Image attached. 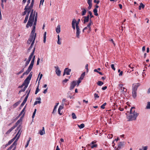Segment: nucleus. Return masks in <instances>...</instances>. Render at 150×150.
I'll list each match as a JSON object with an SVG mask.
<instances>
[{
	"label": "nucleus",
	"mask_w": 150,
	"mask_h": 150,
	"mask_svg": "<svg viewBox=\"0 0 150 150\" xmlns=\"http://www.w3.org/2000/svg\"><path fill=\"white\" fill-rule=\"evenodd\" d=\"M35 50V47L34 48V49H33V52H32V53H31V54L30 55V56L29 57L28 60L30 61L31 59V58L32 57V56H33V55L34 54V52Z\"/></svg>",
	"instance_id": "obj_19"
},
{
	"label": "nucleus",
	"mask_w": 150,
	"mask_h": 150,
	"mask_svg": "<svg viewBox=\"0 0 150 150\" xmlns=\"http://www.w3.org/2000/svg\"><path fill=\"white\" fill-rule=\"evenodd\" d=\"M123 86V84H119V86L120 88V89L122 88V86Z\"/></svg>",
	"instance_id": "obj_63"
},
{
	"label": "nucleus",
	"mask_w": 150,
	"mask_h": 150,
	"mask_svg": "<svg viewBox=\"0 0 150 150\" xmlns=\"http://www.w3.org/2000/svg\"><path fill=\"white\" fill-rule=\"evenodd\" d=\"M94 15L96 16H98V14L97 13L98 10L96 8H94L93 11Z\"/></svg>",
	"instance_id": "obj_29"
},
{
	"label": "nucleus",
	"mask_w": 150,
	"mask_h": 150,
	"mask_svg": "<svg viewBox=\"0 0 150 150\" xmlns=\"http://www.w3.org/2000/svg\"><path fill=\"white\" fill-rule=\"evenodd\" d=\"M93 23L91 19H90V21L89 23L87 25V26L85 27L83 30V32H85V31H86L88 33H90L91 31V26L93 25Z\"/></svg>",
	"instance_id": "obj_3"
},
{
	"label": "nucleus",
	"mask_w": 150,
	"mask_h": 150,
	"mask_svg": "<svg viewBox=\"0 0 150 150\" xmlns=\"http://www.w3.org/2000/svg\"><path fill=\"white\" fill-rule=\"evenodd\" d=\"M92 0H88L87 3L88 5H92Z\"/></svg>",
	"instance_id": "obj_52"
},
{
	"label": "nucleus",
	"mask_w": 150,
	"mask_h": 150,
	"mask_svg": "<svg viewBox=\"0 0 150 150\" xmlns=\"http://www.w3.org/2000/svg\"><path fill=\"white\" fill-rule=\"evenodd\" d=\"M81 80L79 79V80L76 81V85L77 86H78L79 84V83L81 82Z\"/></svg>",
	"instance_id": "obj_37"
},
{
	"label": "nucleus",
	"mask_w": 150,
	"mask_h": 150,
	"mask_svg": "<svg viewBox=\"0 0 150 150\" xmlns=\"http://www.w3.org/2000/svg\"><path fill=\"white\" fill-rule=\"evenodd\" d=\"M29 15L28 14H26L25 16V20H24L23 23H26L27 21L28 20V18Z\"/></svg>",
	"instance_id": "obj_25"
},
{
	"label": "nucleus",
	"mask_w": 150,
	"mask_h": 150,
	"mask_svg": "<svg viewBox=\"0 0 150 150\" xmlns=\"http://www.w3.org/2000/svg\"><path fill=\"white\" fill-rule=\"evenodd\" d=\"M56 32L57 33H59L60 32V30L59 26H57L56 28Z\"/></svg>",
	"instance_id": "obj_30"
},
{
	"label": "nucleus",
	"mask_w": 150,
	"mask_h": 150,
	"mask_svg": "<svg viewBox=\"0 0 150 150\" xmlns=\"http://www.w3.org/2000/svg\"><path fill=\"white\" fill-rule=\"evenodd\" d=\"M85 72H84L82 74L80 77L79 79L81 80H83L85 76Z\"/></svg>",
	"instance_id": "obj_27"
},
{
	"label": "nucleus",
	"mask_w": 150,
	"mask_h": 150,
	"mask_svg": "<svg viewBox=\"0 0 150 150\" xmlns=\"http://www.w3.org/2000/svg\"><path fill=\"white\" fill-rule=\"evenodd\" d=\"M146 108L150 109V102H148L147 103V104L146 106Z\"/></svg>",
	"instance_id": "obj_43"
},
{
	"label": "nucleus",
	"mask_w": 150,
	"mask_h": 150,
	"mask_svg": "<svg viewBox=\"0 0 150 150\" xmlns=\"http://www.w3.org/2000/svg\"><path fill=\"white\" fill-rule=\"evenodd\" d=\"M94 2L95 3H96L97 4H98L99 2H100V1L99 0H98L97 1V0H94Z\"/></svg>",
	"instance_id": "obj_64"
},
{
	"label": "nucleus",
	"mask_w": 150,
	"mask_h": 150,
	"mask_svg": "<svg viewBox=\"0 0 150 150\" xmlns=\"http://www.w3.org/2000/svg\"><path fill=\"white\" fill-rule=\"evenodd\" d=\"M18 139V137L17 139H16L14 142L12 144L11 146L8 148L9 150H11L13 146L16 147V146L17 145V142Z\"/></svg>",
	"instance_id": "obj_10"
},
{
	"label": "nucleus",
	"mask_w": 150,
	"mask_h": 150,
	"mask_svg": "<svg viewBox=\"0 0 150 150\" xmlns=\"http://www.w3.org/2000/svg\"><path fill=\"white\" fill-rule=\"evenodd\" d=\"M33 67H32V66L29 65V67H28V69L25 72L23 73V75L28 74L32 70V69L33 68Z\"/></svg>",
	"instance_id": "obj_12"
},
{
	"label": "nucleus",
	"mask_w": 150,
	"mask_h": 150,
	"mask_svg": "<svg viewBox=\"0 0 150 150\" xmlns=\"http://www.w3.org/2000/svg\"><path fill=\"white\" fill-rule=\"evenodd\" d=\"M15 128V127L13 126L6 132V134H9Z\"/></svg>",
	"instance_id": "obj_21"
},
{
	"label": "nucleus",
	"mask_w": 150,
	"mask_h": 150,
	"mask_svg": "<svg viewBox=\"0 0 150 150\" xmlns=\"http://www.w3.org/2000/svg\"><path fill=\"white\" fill-rule=\"evenodd\" d=\"M41 103V102L40 101H36L34 103V105H35L38 103L40 104Z\"/></svg>",
	"instance_id": "obj_45"
},
{
	"label": "nucleus",
	"mask_w": 150,
	"mask_h": 150,
	"mask_svg": "<svg viewBox=\"0 0 150 150\" xmlns=\"http://www.w3.org/2000/svg\"><path fill=\"white\" fill-rule=\"evenodd\" d=\"M85 126V125L84 124L82 123L80 125H78V127L80 129H82Z\"/></svg>",
	"instance_id": "obj_35"
},
{
	"label": "nucleus",
	"mask_w": 150,
	"mask_h": 150,
	"mask_svg": "<svg viewBox=\"0 0 150 150\" xmlns=\"http://www.w3.org/2000/svg\"><path fill=\"white\" fill-rule=\"evenodd\" d=\"M142 148L143 150H147L148 148V146H143ZM139 150H142L141 149H139Z\"/></svg>",
	"instance_id": "obj_47"
},
{
	"label": "nucleus",
	"mask_w": 150,
	"mask_h": 150,
	"mask_svg": "<svg viewBox=\"0 0 150 150\" xmlns=\"http://www.w3.org/2000/svg\"><path fill=\"white\" fill-rule=\"evenodd\" d=\"M97 146V144H94L93 145L91 146V148L92 149H93L94 147H96Z\"/></svg>",
	"instance_id": "obj_55"
},
{
	"label": "nucleus",
	"mask_w": 150,
	"mask_h": 150,
	"mask_svg": "<svg viewBox=\"0 0 150 150\" xmlns=\"http://www.w3.org/2000/svg\"><path fill=\"white\" fill-rule=\"evenodd\" d=\"M25 108H26V106H25L24 107V108L21 111V112H20V114L19 115V116H21L22 114L24 112L25 109Z\"/></svg>",
	"instance_id": "obj_34"
},
{
	"label": "nucleus",
	"mask_w": 150,
	"mask_h": 150,
	"mask_svg": "<svg viewBox=\"0 0 150 150\" xmlns=\"http://www.w3.org/2000/svg\"><path fill=\"white\" fill-rule=\"evenodd\" d=\"M88 13L89 15V17H90V19H91V18H93L94 17V16L92 14V13L91 11H89L88 12Z\"/></svg>",
	"instance_id": "obj_33"
},
{
	"label": "nucleus",
	"mask_w": 150,
	"mask_h": 150,
	"mask_svg": "<svg viewBox=\"0 0 150 150\" xmlns=\"http://www.w3.org/2000/svg\"><path fill=\"white\" fill-rule=\"evenodd\" d=\"M30 80L31 79H29L28 77H27V78L24 80L23 83L25 85H28Z\"/></svg>",
	"instance_id": "obj_16"
},
{
	"label": "nucleus",
	"mask_w": 150,
	"mask_h": 150,
	"mask_svg": "<svg viewBox=\"0 0 150 150\" xmlns=\"http://www.w3.org/2000/svg\"><path fill=\"white\" fill-rule=\"evenodd\" d=\"M76 22V20L75 19H74L72 22V27L74 30H75V24Z\"/></svg>",
	"instance_id": "obj_18"
},
{
	"label": "nucleus",
	"mask_w": 150,
	"mask_h": 150,
	"mask_svg": "<svg viewBox=\"0 0 150 150\" xmlns=\"http://www.w3.org/2000/svg\"><path fill=\"white\" fill-rule=\"evenodd\" d=\"M25 8H26V11L27 12V14H28L29 15L30 13V12H31V11L32 10H33V9H32V8H30V7H29L28 6H26ZM31 12H30L31 13Z\"/></svg>",
	"instance_id": "obj_15"
},
{
	"label": "nucleus",
	"mask_w": 150,
	"mask_h": 150,
	"mask_svg": "<svg viewBox=\"0 0 150 150\" xmlns=\"http://www.w3.org/2000/svg\"><path fill=\"white\" fill-rule=\"evenodd\" d=\"M71 71V70L69 69L68 68H65L64 70L63 76H64L66 74L67 75H69Z\"/></svg>",
	"instance_id": "obj_8"
},
{
	"label": "nucleus",
	"mask_w": 150,
	"mask_h": 150,
	"mask_svg": "<svg viewBox=\"0 0 150 150\" xmlns=\"http://www.w3.org/2000/svg\"><path fill=\"white\" fill-rule=\"evenodd\" d=\"M36 35V34L35 33V32L31 31L28 40L32 42L34 41V43Z\"/></svg>",
	"instance_id": "obj_4"
},
{
	"label": "nucleus",
	"mask_w": 150,
	"mask_h": 150,
	"mask_svg": "<svg viewBox=\"0 0 150 150\" xmlns=\"http://www.w3.org/2000/svg\"><path fill=\"white\" fill-rule=\"evenodd\" d=\"M94 97L95 98H99V96H98V94L96 93H95L94 95Z\"/></svg>",
	"instance_id": "obj_57"
},
{
	"label": "nucleus",
	"mask_w": 150,
	"mask_h": 150,
	"mask_svg": "<svg viewBox=\"0 0 150 150\" xmlns=\"http://www.w3.org/2000/svg\"><path fill=\"white\" fill-rule=\"evenodd\" d=\"M37 18L38 13L36 12L35 11H34V10H32L30 13L29 18L26 27L27 28H28L29 27H31L33 25V29L31 31L33 32H35Z\"/></svg>",
	"instance_id": "obj_1"
},
{
	"label": "nucleus",
	"mask_w": 150,
	"mask_h": 150,
	"mask_svg": "<svg viewBox=\"0 0 150 150\" xmlns=\"http://www.w3.org/2000/svg\"><path fill=\"white\" fill-rule=\"evenodd\" d=\"M125 144L124 142H120L118 144V147L115 149V150H119Z\"/></svg>",
	"instance_id": "obj_7"
},
{
	"label": "nucleus",
	"mask_w": 150,
	"mask_h": 150,
	"mask_svg": "<svg viewBox=\"0 0 150 150\" xmlns=\"http://www.w3.org/2000/svg\"><path fill=\"white\" fill-rule=\"evenodd\" d=\"M83 18H84V19L83 20V23L85 24L90 21V18L89 19V15H87V16H83Z\"/></svg>",
	"instance_id": "obj_9"
},
{
	"label": "nucleus",
	"mask_w": 150,
	"mask_h": 150,
	"mask_svg": "<svg viewBox=\"0 0 150 150\" xmlns=\"http://www.w3.org/2000/svg\"><path fill=\"white\" fill-rule=\"evenodd\" d=\"M107 103H105L100 106V108L102 109H104L105 108V106L106 105Z\"/></svg>",
	"instance_id": "obj_36"
},
{
	"label": "nucleus",
	"mask_w": 150,
	"mask_h": 150,
	"mask_svg": "<svg viewBox=\"0 0 150 150\" xmlns=\"http://www.w3.org/2000/svg\"><path fill=\"white\" fill-rule=\"evenodd\" d=\"M63 108H64V107H63V106L60 105L59 107L58 110H62Z\"/></svg>",
	"instance_id": "obj_60"
},
{
	"label": "nucleus",
	"mask_w": 150,
	"mask_h": 150,
	"mask_svg": "<svg viewBox=\"0 0 150 150\" xmlns=\"http://www.w3.org/2000/svg\"><path fill=\"white\" fill-rule=\"evenodd\" d=\"M35 56H34L33 57V58L31 62V63L30 65V66L32 67H33V64H34V61H35Z\"/></svg>",
	"instance_id": "obj_24"
},
{
	"label": "nucleus",
	"mask_w": 150,
	"mask_h": 150,
	"mask_svg": "<svg viewBox=\"0 0 150 150\" xmlns=\"http://www.w3.org/2000/svg\"><path fill=\"white\" fill-rule=\"evenodd\" d=\"M135 107H132L130 110V115L127 116V118L128 119V121L135 120H136L138 114L135 112Z\"/></svg>",
	"instance_id": "obj_2"
},
{
	"label": "nucleus",
	"mask_w": 150,
	"mask_h": 150,
	"mask_svg": "<svg viewBox=\"0 0 150 150\" xmlns=\"http://www.w3.org/2000/svg\"><path fill=\"white\" fill-rule=\"evenodd\" d=\"M137 91L132 89V96L134 98H135L137 96Z\"/></svg>",
	"instance_id": "obj_22"
},
{
	"label": "nucleus",
	"mask_w": 150,
	"mask_h": 150,
	"mask_svg": "<svg viewBox=\"0 0 150 150\" xmlns=\"http://www.w3.org/2000/svg\"><path fill=\"white\" fill-rule=\"evenodd\" d=\"M128 67L132 69H133L134 68V66L133 64H130L128 65Z\"/></svg>",
	"instance_id": "obj_51"
},
{
	"label": "nucleus",
	"mask_w": 150,
	"mask_h": 150,
	"mask_svg": "<svg viewBox=\"0 0 150 150\" xmlns=\"http://www.w3.org/2000/svg\"><path fill=\"white\" fill-rule=\"evenodd\" d=\"M30 90H31V89H30L28 91V92L26 97H25L24 100H23L26 102L27 101V100L28 99V96H29V94L30 93Z\"/></svg>",
	"instance_id": "obj_23"
},
{
	"label": "nucleus",
	"mask_w": 150,
	"mask_h": 150,
	"mask_svg": "<svg viewBox=\"0 0 150 150\" xmlns=\"http://www.w3.org/2000/svg\"><path fill=\"white\" fill-rule=\"evenodd\" d=\"M103 84V82L100 81H98V82L97 83V84L99 86H101Z\"/></svg>",
	"instance_id": "obj_39"
},
{
	"label": "nucleus",
	"mask_w": 150,
	"mask_h": 150,
	"mask_svg": "<svg viewBox=\"0 0 150 150\" xmlns=\"http://www.w3.org/2000/svg\"><path fill=\"white\" fill-rule=\"evenodd\" d=\"M20 102L18 101L15 103L13 105V108H15L18 105L20 104Z\"/></svg>",
	"instance_id": "obj_26"
},
{
	"label": "nucleus",
	"mask_w": 150,
	"mask_h": 150,
	"mask_svg": "<svg viewBox=\"0 0 150 150\" xmlns=\"http://www.w3.org/2000/svg\"><path fill=\"white\" fill-rule=\"evenodd\" d=\"M71 116H72V118L73 119H75L76 118V117L75 114L74 113H72Z\"/></svg>",
	"instance_id": "obj_40"
},
{
	"label": "nucleus",
	"mask_w": 150,
	"mask_h": 150,
	"mask_svg": "<svg viewBox=\"0 0 150 150\" xmlns=\"http://www.w3.org/2000/svg\"><path fill=\"white\" fill-rule=\"evenodd\" d=\"M30 62V61L28 60L27 61H26V62L25 63V66H26V67L27 66L28 64Z\"/></svg>",
	"instance_id": "obj_61"
},
{
	"label": "nucleus",
	"mask_w": 150,
	"mask_h": 150,
	"mask_svg": "<svg viewBox=\"0 0 150 150\" xmlns=\"http://www.w3.org/2000/svg\"><path fill=\"white\" fill-rule=\"evenodd\" d=\"M26 102L23 100L22 103L21 105V107H23V106L26 103Z\"/></svg>",
	"instance_id": "obj_58"
},
{
	"label": "nucleus",
	"mask_w": 150,
	"mask_h": 150,
	"mask_svg": "<svg viewBox=\"0 0 150 150\" xmlns=\"http://www.w3.org/2000/svg\"><path fill=\"white\" fill-rule=\"evenodd\" d=\"M39 86H38V87L36 89V91L35 92V94H36L37 93L40 91V89H39Z\"/></svg>",
	"instance_id": "obj_48"
},
{
	"label": "nucleus",
	"mask_w": 150,
	"mask_h": 150,
	"mask_svg": "<svg viewBox=\"0 0 150 150\" xmlns=\"http://www.w3.org/2000/svg\"><path fill=\"white\" fill-rule=\"evenodd\" d=\"M22 129V126L21 125H20L17 128V130H18V131L17 133L18 134V135L16 139H17L18 137V139H19L21 134L22 132V131L21 130Z\"/></svg>",
	"instance_id": "obj_11"
},
{
	"label": "nucleus",
	"mask_w": 150,
	"mask_h": 150,
	"mask_svg": "<svg viewBox=\"0 0 150 150\" xmlns=\"http://www.w3.org/2000/svg\"><path fill=\"white\" fill-rule=\"evenodd\" d=\"M36 109H35L33 113V115L32 116V117L33 118L34 117L35 114L36 113Z\"/></svg>",
	"instance_id": "obj_49"
},
{
	"label": "nucleus",
	"mask_w": 150,
	"mask_h": 150,
	"mask_svg": "<svg viewBox=\"0 0 150 150\" xmlns=\"http://www.w3.org/2000/svg\"><path fill=\"white\" fill-rule=\"evenodd\" d=\"M76 81H73L70 83V90H72L73 89L75 86L76 85Z\"/></svg>",
	"instance_id": "obj_5"
},
{
	"label": "nucleus",
	"mask_w": 150,
	"mask_h": 150,
	"mask_svg": "<svg viewBox=\"0 0 150 150\" xmlns=\"http://www.w3.org/2000/svg\"><path fill=\"white\" fill-rule=\"evenodd\" d=\"M46 32H45L44 34V36H43V42L44 43H45L46 42Z\"/></svg>",
	"instance_id": "obj_28"
},
{
	"label": "nucleus",
	"mask_w": 150,
	"mask_h": 150,
	"mask_svg": "<svg viewBox=\"0 0 150 150\" xmlns=\"http://www.w3.org/2000/svg\"><path fill=\"white\" fill-rule=\"evenodd\" d=\"M24 71V68H23L20 71H19V72L16 73L17 75H18L19 74H21L22 72H23Z\"/></svg>",
	"instance_id": "obj_38"
},
{
	"label": "nucleus",
	"mask_w": 150,
	"mask_h": 150,
	"mask_svg": "<svg viewBox=\"0 0 150 150\" xmlns=\"http://www.w3.org/2000/svg\"><path fill=\"white\" fill-rule=\"evenodd\" d=\"M54 68L56 69L55 71L56 74L58 76H60L61 74V71L59 69V68L58 67H55Z\"/></svg>",
	"instance_id": "obj_17"
},
{
	"label": "nucleus",
	"mask_w": 150,
	"mask_h": 150,
	"mask_svg": "<svg viewBox=\"0 0 150 150\" xmlns=\"http://www.w3.org/2000/svg\"><path fill=\"white\" fill-rule=\"evenodd\" d=\"M142 7L143 8H144V5L142 3H141L140 4V5L139 7V10H141Z\"/></svg>",
	"instance_id": "obj_32"
},
{
	"label": "nucleus",
	"mask_w": 150,
	"mask_h": 150,
	"mask_svg": "<svg viewBox=\"0 0 150 150\" xmlns=\"http://www.w3.org/2000/svg\"><path fill=\"white\" fill-rule=\"evenodd\" d=\"M58 41L57 43L58 44L60 45L61 44V42L59 41V35H58Z\"/></svg>",
	"instance_id": "obj_50"
},
{
	"label": "nucleus",
	"mask_w": 150,
	"mask_h": 150,
	"mask_svg": "<svg viewBox=\"0 0 150 150\" xmlns=\"http://www.w3.org/2000/svg\"><path fill=\"white\" fill-rule=\"evenodd\" d=\"M32 74L33 72H30L29 75L27 77L31 79L32 75Z\"/></svg>",
	"instance_id": "obj_53"
},
{
	"label": "nucleus",
	"mask_w": 150,
	"mask_h": 150,
	"mask_svg": "<svg viewBox=\"0 0 150 150\" xmlns=\"http://www.w3.org/2000/svg\"><path fill=\"white\" fill-rule=\"evenodd\" d=\"M81 10H82L81 12V15L82 16H84L85 15L87 11L85 8H81Z\"/></svg>",
	"instance_id": "obj_20"
},
{
	"label": "nucleus",
	"mask_w": 150,
	"mask_h": 150,
	"mask_svg": "<svg viewBox=\"0 0 150 150\" xmlns=\"http://www.w3.org/2000/svg\"><path fill=\"white\" fill-rule=\"evenodd\" d=\"M140 85V84L139 83H136L134 85L133 84L132 86V89L137 91L138 87Z\"/></svg>",
	"instance_id": "obj_14"
},
{
	"label": "nucleus",
	"mask_w": 150,
	"mask_h": 150,
	"mask_svg": "<svg viewBox=\"0 0 150 150\" xmlns=\"http://www.w3.org/2000/svg\"><path fill=\"white\" fill-rule=\"evenodd\" d=\"M113 137V135L112 134H109L108 136V138L111 139Z\"/></svg>",
	"instance_id": "obj_54"
},
{
	"label": "nucleus",
	"mask_w": 150,
	"mask_h": 150,
	"mask_svg": "<svg viewBox=\"0 0 150 150\" xmlns=\"http://www.w3.org/2000/svg\"><path fill=\"white\" fill-rule=\"evenodd\" d=\"M30 139L31 138L30 137L29 138V139L28 140L26 143V144L25 146V148H26L28 146Z\"/></svg>",
	"instance_id": "obj_42"
},
{
	"label": "nucleus",
	"mask_w": 150,
	"mask_h": 150,
	"mask_svg": "<svg viewBox=\"0 0 150 150\" xmlns=\"http://www.w3.org/2000/svg\"><path fill=\"white\" fill-rule=\"evenodd\" d=\"M25 11L22 13V16H24L26 15L27 13L26 11V8H24Z\"/></svg>",
	"instance_id": "obj_44"
},
{
	"label": "nucleus",
	"mask_w": 150,
	"mask_h": 150,
	"mask_svg": "<svg viewBox=\"0 0 150 150\" xmlns=\"http://www.w3.org/2000/svg\"><path fill=\"white\" fill-rule=\"evenodd\" d=\"M111 67L112 69L114 71H115V69L114 67V64H112L111 65Z\"/></svg>",
	"instance_id": "obj_56"
},
{
	"label": "nucleus",
	"mask_w": 150,
	"mask_h": 150,
	"mask_svg": "<svg viewBox=\"0 0 150 150\" xmlns=\"http://www.w3.org/2000/svg\"><path fill=\"white\" fill-rule=\"evenodd\" d=\"M121 90L123 92L126 93L127 91V89L125 87H123L121 89Z\"/></svg>",
	"instance_id": "obj_41"
},
{
	"label": "nucleus",
	"mask_w": 150,
	"mask_h": 150,
	"mask_svg": "<svg viewBox=\"0 0 150 150\" xmlns=\"http://www.w3.org/2000/svg\"><path fill=\"white\" fill-rule=\"evenodd\" d=\"M44 0H40V6H39V7H40L41 4L42 5H43V2H44Z\"/></svg>",
	"instance_id": "obj_59"
},
{
	"label": "nucleus",
	"mask_w": 150,
	"mask_h": 150,
	"mask_svg": "<svg viewBox=\"0 0 150 150\" xmlns=\"http://www.w3.org/2000/svg\"><path fill=\"white\" fill-rule=\"evenodd\" d=\"M34 43V41L32 42L31 45L28 49L29 50H30L32 49Z\"/></svg>",
	"instance_id": "obj_46"
},
{
	"label": "nucleus",
	"mask_w": 150,
	"mask_h": 150,
	"mask_svg": "<svg viewBox=\"0 0 150 150\" xmlns=\"http://www.w3.org/2000/svg\"><path fill=\"white\" fill-rule=\"evenodd\" d=\"M80 21V19H79L77 21H76V22L75 23V25L76 27H79V24Z\"/></svg>",
	"instance_id": "obj_31"
},
{
	"label": "nucleus",
	"mask_w": 150,
	"mask_h": 150,
	"mask_svg": "<svg viewBox=\"0 0 150 150\" xmlns=\"http://www.w3.org/2000/svg\"><path fill=\"white\" fill-rule=\"evenodd\" d=\"M76 36L77 38H79V35L81 33L80 29L79 27H76Z\"/></svg>",
	"instance_id": "obj_13"
},
{
	"label": "nucleus",
	"mask_w": 150,
	"mask_h": 150,
	"mask_svg": "<svg viewBox=\"0 0 150 150\" xmlns=\"http://www.w3.org/2000/svg\"><path fill=\"white\" fill-rule=\"evenodd\" d=\"M43 131L42 130L40 131V134L41 135H42L44 134L45 132L44 133Z\"/></svg>",
	"instance_id": "obj_62"
},
{
	"label": "nucleus",
	"mask_w": 150,
	"mask_h": 150,
	"mask_svg": "<svg viewBox=\"0 0 150 150\" xmlns=\"http://www.w3.org/2000/svg\"><path fill=\"white\" fill-rule=\"evenodd\" d=\"M25 115V112H24L22 116L15 123V125L13 126L16 128L18 125L22 121V118L24 117Z\"/></svg>",
	"instance_id": "obj_6"
}]
</instances>
